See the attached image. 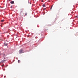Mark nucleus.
<instances>
[{
  "label": "nucleus",
  "mask_w": 78,
  "mask_h": 78,
  "mask_svg": "<svg viewBox=\"0 0 78 78\" xmlns=\"http://www.w3.org/2000/svg\"><path fill=\"white\" fill-rule=\"evenodd\" d=\"M45 4H43V5H42V6H43V7H45Z\"/></svg>",
  "instance_id": "5"
},
{
  "label": "nucleus",
  "mask_w": 78,
  "mask_h": 78,
  "mask_svg": "<svg viewBox=\"0 0 78 78\" xmlns=\"http://www.w3.org/2000/svg\"><path fill=\"white\" fill-rule=\"evenodd\" d=\"M2 41V39H0V41Z\"/></svg>",
  "instance_id": "14"
},
{
  "label": "nucleus",
  "mask_w": 78,
  "mask_h": 78,
  "mask_svg": "<svg viewBox=\"0 0 78 78\" xmlns=\"http://www.w3.org/2000/svg\"><path fill=\"white\" fill-rule=\"evenodd\" d=\"M23 10H24V9H23V8H21L20 9L21 12H23Z\"/></svg>",
  "instance_id": "3"
},
{
  "label": "nucleus",
  "mask_w": 78,
  "mask_h": 78,
  "mask_svg": "<svg viewBox=\"0 0 78 78\" xmlns=\"http://www.w3.org/2000/svg\"><path fill=\"white\" fill-rule=\"evenodd\" d=\"M52 7H53V5L51 6V9H51H51H52Z\"/></svg>",
  "instance_id": "9"
},
{
  "label": "nucleus",
  "mask_w": 78,
  "mask_h": 78,
  "mask_svg": "<svg viewBox=\"0 0 78 78\" xmlns=\"http://www.w3.org/2000/svg\"><path fill=\"white\" fill-rule=\"evenodd\" d=\"M6 61V60H2V63H4V62L5 61Z\"/></svg>",
  "instance_id": "4"
},
{
  "label": "nucleus",
  "mask_w": 78,
  "mask_h": 78,
  "mask_svg": "<svg viewBox=\"0 0 78 78\" xmlns=\"http://www.w3.org/2000/svg\"><path fill=\"white\" fill-rule=\"evenodd\" d=\"M4 44H5V45H6V46H7L8 45L7 44H6V43H5Z\"/></svg>",
  "instance_id": "6"
},
{
  "label": "nucleus",
  "mask_w": 78,
  "mask_h": 78,
  "mask_svg": "<svg viewBox=\"0 0 78 78\" xmlns=\"http://www.w3.org/2000/svg\"><path fill=\"white\" fill-rule=\"evenodd\" d=\"M10 3L11 4H14V1H11L10 2Z\"/></svg>",
  "instance_id": "2"
},
{
  "label": "nucleus",
  "mask_w": 78,
  "mask_h": 78,
  "mask_svg": "<svg viewBox=\"0 0 78 78\" xmlns=\"http://www.w3.org/2000/svg\"><path fill=\"white\" fill-rule=\"evenodd\" d=\"M20 60H18V62L19 63L20 62Z\"/></svg>",
  "instance_id": "11"
},
{
  "label": "nucleus",
  "mask_w": 78,
  "mask_h": 78,
  "mask_svg": "<svg viewBox=\"0 0 78 78\" xmlns=\"http://www.w3.org/2000/svg\"><path fill=\"white\" fill-rule=\"evenodd\" d=\"M45 9H46V8H45L44 9H43V10L44 11V10H45Z\"/></svg>",
  "instance_id": "10"
},
{
  "label": "nucleus",
  "mask_w": 78,
  "mask_h": 78,
  "mask_svg": "<svg viewBox=\"0 0 78 78\" xmlns=\"http://www.w3.org/2000/svg\"><path fill=\"white\" fill-rule=\"evenodd\" d=\"M4 66V64H3V65H2V66Z\"/></svg>",
  "instance_id": "12"
},
{
  "label": "nucleus",
  "mask_w": 78,
  "mask_h": 78,
  "mask_svg": "<svg viewBox=\"0 0 78 78\" xmlns=\"http://www.w3.org/2000/svg\"><path fill=\"white\" fill-rule=\"evenodd\" d=\"M19 53H24V51L23 49H20V50Z\"/></svg>",
  "instance_id": "1"
},
{
  "label": "nucleus",
  "mask_w": 78,
  "mask_h": 78,
  "mask_svg": "<svg viewBox=\"0 0 78 78\" xmlns=\"http://www.w3.org/2000/svg\"><path fill=\"white\" fill-rule=\"evenodd\" d=\"M5 70V69H4L3 70Z\"/></svg>",
  "instance_id": "15"
},
{
  "label": "nucleus",
  "mask_w": 78,
  "mask_h": 78,
  "mask_svg": "<svg viewBox=\"0 0 78 78\" xmlns=\"http://www.w3.org/2000/svg\"><path fill=\"white\" fill-rule=\"evenodd\" d=\"M5 67H6V66H5Z\"/></svg>",
  "instance_id": "21"
},
{
  "label": "nucleus",
  "mask_w": 78,
  "mask_h": 78,
  "mask_svg": "<svg viewBox=\"0 0 78 78\" xmlns=\"http://www.w3.org/2000/svg\"><path fill=\"white\" fill-rule=\"evenodd\" d=\"M30 4H31V3H30Z\"/></svg>",
  "instance_id": "18"
},
{
  "label": "nucleus",
  "mask_w": 78,
  "mask_h": 78,
  "mask_svg": "<svg viewBox=\"0 0 78 78\" xmlns=\"http://www.w3.org/2000/svg\"><path fill=\"white\" fill-rule=\"evenodd\" d=\"M4 20H1V22H4Z\"/></svg>",
  "instance_id": "8"
},
{
  "label": "nucleus",
  "mask_w": 78,
  "mask_h": 78,
  "mask_svg": "<svg viewBox=\"0 0 78 78\" xmlns=\"http://www.w3.org/2000/svg\"><path fill=\"white\" fill-rule=\"evenodd\" d=\"M76 17H77V18H78V16H76Z\"/></svg>",
  "instance_id": "16"
},
{
  "label": "nucleus",
  "mask_w": 78,
  "mask_h": 78,
  "mask_svg": "<svg viewBox=\"0 0 78 78\" xmlns=\"http://www.w3.org/2000/svg\"><path fill=\"white\" fill-rule=\"evenodd\" d=\"M12 6H11V8H12Z\"/></svg>",
  "instance_id": "17"
},
{
  "label": "nucleus",
  "mask_w": 78,
  "mask_h": 78,
  "mask_svg": "<svg viewBox=\"0 0 78 78\" xmlns=\"http://www.w3.org/2000/svg\"><path fill=\"white\" fill-rule=\"evenodd\" d=\"M42 2H44V1L43 0L41 1Z\"/></svg>",
  "instance_id": "13"
},
{
  "label": "nucleus",
  "mask_w": 78,
  "mask_h": 78,
  "mask_svg": "<svg viewBox=\"0 0 78 78\" xmlns=\"http://www.w3.org/2000/svg\"><path fill=\"white\" fill-rule=\"evenodd\" d=\"M27 12H26V13L25 14V15L27 16Z\"/></svg>",
  "instance_id": "7"
},
{
  "label": "nucleus",
  "mask_w": 78,
  "mask_h": 78,
  "mask_svg": "<svg viewBox=\"0 0 78 78\" xmlns=\"http://www.w3.org/2000/svg\"><path fill=\"white\" fill-rule=\"evenodd\" d=\"M9 1H10V0H9Z\"/></svg>",
  "instance_id": "20"
},
{
  "label": "nucleus",
  "mask_w": 78,
  "mask_h": 78,
  "mask_svg": "<svg viewBox=\"0 0 78 78\" xmlns=\"http://www.w3.org/2000/svg\"><path fill=\"white\" fill-rule=\"evenodd\" d=\"M1 64V62H0V64Z\"/></svg>",
  "instance_id": "19"
}]
</instances>
